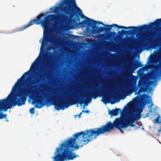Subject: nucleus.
<instances>
[{
  "label": "nucleus",
  "instance_id": "33",
  "mask_svg": "<svg viewBox=\"0 0 161 161\" xmlns=\"http://www.w3.org/2000/svg\"><path fill=\"white\" fill-rule=\"evenodd\" d=\"M147 96L148 97H149L148 96V95H147Z\"/></svg>",
  "mask_w": 161,
  "mask_h": 161
},
{
  "label": "nucleus",
  "instance_id": "8",
  "mask_svg": "<svg viewBox=\"0 0 161 161\" xmlns=\"http://www.w3.org/2000/svg\"><path fill=\"white\" fill-rule=\"evenodd\" d=\"M58 16V19L57 22L60 21V20L63 22H67L68 24L70 25H72L76 23V21L77 20L78 21L79 24L83 26L87 24L88 26V23L87 22H84L85 20H83L81 22L80 21V16L77 14V13H75V14L74 16H75V18H73V17H70V16H69L68 15H65L64 14H56ZM86 21H88L86 20Z\"/></svg>",
  "mask_w": 161,
  "mask_h": 161
},
{
  "label": "nucleus",
  "instance_id": "20",
  "mask_svg": "<svg viewBox=\"0 0 161 161\" xmlns=\"http://www.w3.org/2000/svg\"><path fill=\"white\" fill-rule=\"evenodd\" d=\"M144 85L143 82L142 81L139 80L138 83V86L139 87H143Z\"/></svg>",
  "mask_w": 161,
  "mask_h": 161
},
{
  "label": "nucleus",
  "instance_id": "2",
  "mask_svg": "<svg viewBox=\"0 0 161 161\" xmlns=\"http://www.w3.org/2000/svg\"><path fill=\"white\" fill-rule=\"evenodd\" d=\"M38 58L34 61L31 66L30 69L25 73L18 80L12 88L11 92L8 97L2 99L5 104L9 107V109L13 108L16 105L20 106L25 104L27 98L29 96L33 93L34 92L33 89L35 88V86H32L31 84H28L26 85L25 87H23L17 93H16L14 97V100H11L13 93L16 91L19 87L23 85L28 76L30 75V72L31 71V69H34L35 68L37 64L36 61Z\"/></svg>",
  "mask_w": 161,
  "mask_h": 161
},
{
  "label": "nucleus",
  "instance_id": "26",
  "mask_svg": "<svg viewBox=\"0 0 161 161\" xmlns=\"http://www.w3.org/2000/svg\"><path fill=\"white\" fill-rule=\"evenodd\" d=\"M126 110H131V109H130V108H129V107L128 106V108H127Z\"/></svg>",
  "mask_w": 161,
  "mask_h": 161
},
{
  "label": "nucleus",
  "instance_id": "30",
  "mask_svg": "<svg viewBox=\"0 0 161 161\" xmlns=\"http://www.w3.org/2000/svg\"><path fill=\"white\" fill-rule=\"evenodd\" d=\"M57 97V96H53V98H56Z\"/></svg>",
  "mask_w": 161,
  "mask_h": 161
},
{
  "label": "nucleus",
  "instance_id": "11",
  "mask_svg": "<svg viewBox=\"0 0 161 161\" xmlns=\"http://www.w3.org/2000/svg\"><path fill=\"white\" fill-rule=\"evenodd\" d=\"M136 80L134 81V83L135 85L132 84H130L127 87V91L128 93L130 94H132L133 92L136 93L137 92L138 87L136 86Z\"/></svg>",
  "mask_w": 161,
  "mask_h": 161
},
{
  "label": "nucleus",
  "instance_id": "14",
  "mask_svg": "<svg viewBox=\"0 0 161 161\" xmlns=\"http://www.w3.org/2000/svg\"><path fill=\"white\" fill-rule=\"evenodd\" d=\"M36 103H37L35 105V107L38 108H41L42 107V106H44L45 104L43 100H42L40 99H37Z\"/></svg>",
  "mask_w": 161,
  "mask_h": 161
},
{
  "label": "nucleus",
  "instance_id": "25",
  "mask_svg": "<svg viewBox=\"0 0 161 161\" xmlns=\"http://www.w3.org/2000/svg\"><path fill=\"white\" fill-rule=\"evenodd\" d=\"M85 113H88L89 112V111L88 110H86L84 111Z\"/></svg>",
  "mask_w": 161,
  "mask_h": 161
},
{
  "label": "nucleus",
  "instance_id": "12",
  "mask_svg": "<svg viewBox=\"0 0 161 161\" xmlns=\"http://www.w3.org/2000/svg\"><path fill=\"white\" fill-rule=\"evenodd\" d=\"M109 114L111 116H116L119 113H122L121 111V109L119 108H116L115 109H112V110H109Z\"/></svg>",
  "mask_w": 161,
  "mask_h": 161
},
{
  "label": "nucleus",
  "instance_id": "27",
  "mask_svg": "<svg viewBox=\"0 0 161 161\" xmlns=\"http://www.w3.org/2000/svg\"><path fill=\"white\" fill-rule=\"evenodd\" d=\"M81 114H82V112L80 113L78 116H79V117H80V116H81Z\"/></svg>",
  "mask_w": 161,
  "mask_h": 161
},
{
  "label": "nucleus",
  "instance_id": "7",
  "mask_svg": "<svg viewBox=\"0 0 161 161\" xmlns=\"http://www.w3.org/2000/svg\"><path fill=\"white\" fill-rule=\"evenodd\" d=\"M64 3L65 5V6L64 8V12L66 14L70 16V17H73L75 14V11L73 8H76L77 11V14L81 17L82 18H85L86 20L91 21L90 19L85 16L82 14V11L81 9L78 7L76 4L75 0H64Z\"/></svg>",
  "mask_w": 161,
  "mask_h": 161
},
{
  "label": "nucleus",
  "instance_id": "15",
  "mask_svg": "<svg viewBox=\"0 0 161 161\" xmlns=\"http://www.w3.org/2000/svg\"><path fill=\"white\" fill-rule=\"evenodd\" d=\"M51 58L52 56H51L49 58L47 59V63L46 65V69H50L51 68L52 66V61L51 59Z\"/></svg>",
  "mask_w": 161,
  "mask_h": 161
},
{
  "label": "nucleus",
  "instance_id": "22",
  "mask_svg": "<svg viewBox=\"0 0 161 161\" xmlns=\"http://www.w3.org/2000/svg\"><path fill=\"white\" fill-rule=\"evenodd\" d=\"M57 7H54L53 8H51L50 9V11L51 13H53L55 12V10L56 9Z\"/></svg>",
  "mask_w": 161,
  "mask_h": 161
},
{
  "label": "nucleus",
  "instance_id": "5",
  "mask_svg": "<svg viewBox=\"0 0 161 161\" xmlns=\"http://www.w3.org/2000/svg\"><path fill=\"white\" fill-rule=\"evenodd\" d=\"M44 15V14L41 13L37 16V19L31 20L27 25L19 28L17 31H22L34 24L37 25H41L44 29L43 36L44 39L42 42V46L43 45H46L49 41L51 45H60V42H58L60 40V38L55 36L54 37L53 39L50 40V35L49 33V26L50 24V21H54L56 22L58 19V16L57 14H49L42 18Z\"/></svg>",
  "mask_w": 161,
  "mask_h": 161
},
{
  "label": "nucleus",
  "instance_id": "9",
  "mask_svg": "<svg viewBox=\"0 0 161 161\" xmlns=\"http://www.w3.org/2000/svg\"><path fill=\"white\" fill-rule=\"evenodd\" d=\"M48 72V71H45L44 72L42 70L41 71L38 77L35 79L34 82L33 84H37L40 83L44 81L47 77Z\"/></svg>",
  "mask_w": 161,
  "mask_h": 161
},
{
  "label": "nucleus",
  "instance_id": "1",
  "mask_svg": "<svg viewBox=\"0 0 161 161\" xmlns=\"http://www.w3.org/2000/svg\"><path fill=\"white\" fill-rule=\"evenodd\" d=\"M93 138L89 130L75 134L56 148L54 156L52 157L53 161L74 159L77 157V155L75 153H73L71 148L78 149L80 146L86 144Z\"/></svg>",
  "mask_w": 161,
  "mask_h": 161
},
{
  "label": "nucleus",
  "instance_id": "23",
  "mask_svg": "<svg viewBox=\"0 0 161 161\" xmlns=\"http://www.w3.org/2000/svg\"><path fill=\"white\" fill-rule=\"evenodd\" d=\"M159 116L158 115L157 118L155 120V122L157 123H161V122L159 121Z\"/></svg>",
  "mask_w": 161,
  "mask_h": 161
},
{
  "label": "nucleus",
  "instance_id": "4",
  "mask_svg": "<svg viewBox=\"0 0 161 161\" xmlns=\"http://www.w3.org/2000/svg\"><path fill=\"white\" fill-rule=\"evenodd\" d=\"M113 86L112 84H109L106 86H103L101 90L94 89L92 92H88L86 95L83 96L82 97L80 96L76 97L77 93L74 94L73 96H69L65 100L64 99L60 101H53V105L55 109L57 110L60 109H64L65 108H67L69 106L75 104H82L84 103L86 106H87L88 103L91 101L92 97L96 98L100 95H104L110 93L113 89Z\"/></svg>",
  "mask_w": 161,
  "mask_h": 161
},
{
  "label": "nucleus",
  "instance_id": "18",
  "mask_svg": "<svg viewBox=\"0 0 161 161\" xmlns=\"http://www.w3.org/2000/svg\"><path fill=\"white\" fill-rule=\"evenodd\" d=\"M139 89L138 91V92L137 93V94H139L142 92H143L145 91V88L143 86L139 87Z\"/></svg>",
  "mask_w": 161,
  "mask_h": 161
},
{
  "label": "nucleus",
  "instance_id": "29",
  "mask_svg": "<svg viewBox=\"0 0 161 161\" xmlns=\"http://www.w3.org/2000/svg\"><path fill=\"white\" fill-rule=\"evenodd\" d=\"M121 33V31H119L118 32V33L119 34H120Z\"/></svg>",
  "mask_w": 161,
  "mask_h": 161
},
{
  "label": "nucleus",
  "instance_id": "13",
  "mask_svg": "<svg viewBox=\"0 0 161 161\" xmlns=\"http://www.w3.org/2000/svg\"><path fill=\"white\" fill-rule=\"evenodd\" d=\"M142 38L143 39L142 42L140 43L139 44H137L138 47H142L144 46L145 44H146L147 41L149 42H152L151 39L150 38H149L148 40L146 39V37L143 36H142Z\"/></svg>",
  "mask_w": 161,
  "mask_h": 161
},
{
  "label": "nucleus",
  "instance_id": "34",
  "mask_svg": "<svg viewBox=\"0 0 161 161\" xmlns=\"http://www.w3.org/2000/svg\"><path fill=\"white\" fill-rule=\"evenodd\" d=\"M6 121H8V120H6Z\"/></svg>",
  "mask_w": 161,
  "mask_h": 161
},
{
  "label": "nucleus",
  "instance_id": "6",
  "mask_svg": "<svg viewBox=\"0 0 161 161\" xmlns=\"http://www.w3.org/2000/svg\"><path fill=\"white\" fill-rule=\"evenodd\" d=\"M161 25V18L157 19L155 21L150 23L149 25H140L139 26H129L125 27L123 26L119 25L116 24H113L112 25H103L106 27H103L100 26L99 28L97 26L96 29V30L94 31L92 29V33L94 34L98 33H101L103 31H109L111 30L112 27L115 26L114 28H118V29L121 28L124 29H130L126 31L124 30L122 31L123 32H126L127 34H132L135 32L141 31H144L145 30L154 27L155 26H159Z\"/></svg>",
  "mask_w": 161,
  "mask_h": 161
},
{
  "label": "nucleus",
  "instance_id": "24",
  "mask_svg": "<svg viewBox=\"0 0 161 161\" xmlns=\"http://www.w3.org/2000/svg\"><path fill=\"white\" fill-rule=\"evenodd\" d=\"M104 35L103 34H100L99 35V36L100 37H101V38H103V37H104Z\"/></svg>",
  "mask_w": 161,
  "mask_h": 161
},
{
  "label": "nucleus",
  "instance_id": "19",
  "mask_svg": "<svg viewBox=\"0 0 161 161\" xmlns=\"http://www.w3.org/2000/svg\"><path fill=\"white\" fill-rule=\"evenodd\" d=\"M158 75V74L157 73H155L152 74L151 76L152 79H155L157 78Z\"/></svg>",
  "mask_w": 161,
  "mask_h": 161
},
{
  "label": "nucleus",
  "instance_id": "17",
  "mask_svg": "<svg viewBox=\"0 0 161 161\" xmlns=\"http://www.w3.org/2000/svg\"><path fill=\"white\" fill-rule=\"evenodd\" d=\"M142 64L140 62H137L136 64L134 65V68L135 69H136L139 67H142Z\"/></svg>",
  "mask_w": 161,
  "mask_h": 161
},
{
  "label": "nucleus",
  "instance_id": "21",
  "mask_svg": "<svg viewBox=\"0 0 161 161\" xmlns=\"http://www.w3.org/2000/svg\"><path fill=\"white\" fill-rule=\"evenodd\" d=\"M35 107H33L30 109L29 112L31 114H34L35 113Z\"/></svg>",
  "mask_w": 161,
  "mask_h": 161
},
{
  "label": "nucleus",
  "instance_id": "28",
  "mask_svg": "<svg viewBox=\"0 0 161 161\" xmlns=\"http://www.w3.org/2000/svg\"><path fill=\"white\" fill-rule=\"evenodd\" d=\"M161 131V127L160 128V129L158 130V132H160Z\"/></svg>",
  "mask_w": 161,
  "mask_h": 161
},
{
  "label": "nucleus",
  "instance_id": "10",
  "mask_svg": "<svg viewBox=\"0 0 161 161\" xmlns=\"http://www.w3.org/2000/svg\"><path fill=\"white\" fill-rule=\"evenodd\" d=\"M90 20H91V21H84V22L85 23V21L86 22H87L88 23V26H91L92 29L94 31L96 30L97 26V24H101L103 25H104L103 23L101 21H96L92 19H90Z\"/></svg>",
  "mask_w": 161,
  "mask_h": 161
},
{
  "label": "nucleus",
  "instance_id": "31",
  "mask_svg": "<svg viewBox=\"0 0 161 161\" xmlns=\"http://www.w3.org/2000/svg\"><path fill=\"white\" fill-rule=\"evenodd\" d=\"M38 98H42V97H38Z\"/></svg>",
  "mask_w": 161,
  "mask_h": 161
},
{
  "label": "nucleus",
  "instance_id": "3",
  "mask_svg": "<svg viewBox=\"0 0 161 161\" xmlns=\"http://www.w3.org/2000/svg\"><path fill=\"white\" fill-rule=\"evenodd\" d=\"M142 109H134L132 112L123 116L121 119L114 122L111 121L103 125L99 128L89 130L94 139H96L99 135L104 134L105 132H110L114 127L120 130L122 128H126L129 125L130 127H134L135 125L133 124L136 121L139 120L141 118Z\"/></svg>",
  "mask_w": 161,
  "mask_h": 161
},
{
  "label": "nucleus",
  "instance_id": "16",
  "mask_svg": "<svg viewBox=\"0 0 161 161\" xmlns=\"http://www.w3.org/2000/svg\"><path fill=\"white\" fill-rule=\"evenodd\" d=\"M122 40V42L123 44H127L128 43L131 42L132 41V38H129L127 39L124 38Z\"/></svg>",
  "mask_w": 161,
  "mask_h": 161
},
{
  "label": "nucleus",
  "instance_id": "32",
  "mask_svg": "<svg viewBox=\"0 0 161 161\" xmlns=\"http://www.w3.org/2000/svg\"><path fill=\"white\" fill-rule=\"evenodd\" d=\"M81 93H80V95H81Z\"/></svg>",
  "mask_w": 161,
  "mask_h": 161
}]
</instances>
